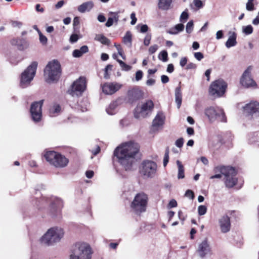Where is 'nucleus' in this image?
Instances as JSON below:
<instances>
[{"label": "nucleus", "mask_w": 259, "mask_h": 259, "mask_svg": "<svg viewBox=\"0 0 259 259\" xmlns=\"http://www.w3.org/2000/svg\"><path fill=\"white\" fill-rule=\"evenodd\" d=\"M166 70L169 73H172L174 70V65L172 64H168Z\"/></svg>", "instance_id": "obj_62"}, {"label": "nucleus", "mask_w": 259, "mask_h": 259, "mask_svg": "<svg viewBox=\"0 0 259 259\" xmlns=\"http://www.w3.org/2000/svg\"><path fill=\"white\" fill-rule=\"evenodd\" d=\"M131 19H132V21L131 22V24L132 25H135L136 23L137 22V18L136 17V14L135 13H132L131 14Z\"/></svg>", "instance_id": "obj_55"}, {"label": "nucleus", "mask_w": 259, "mask_h": 259, "mask_svg": "<svg viewBox=\"0 0 259 259\" xmlns=\"http://www.w3.org/2000/svg\"><path fill=\"white\" fill-rule=\"evenodd\" d=\"M161 80L163 83H166L169 81V78L165 75H162L161 76Z\"/></svg>", "instance_id": "obj_59"}, {"label": "nucleus", "mask_w": 259, "mask_h": 259, "mask_svg": "<svg viewBox=\"0 0 259 259\" xmlns=\"http://www.w3.org/2000/svg\"><path fill=\"white\" fill-rule=\"evenodd\" d=\"M219 223L221 232L226 233L229 232L231 228V223L229 217L227 215L222 216L219 220Z\"/></svg>", "instance_id": "obj_21"}, {"label": "nucleus", "mask_w": 259, "mask_h": 259, "mask_svg": "<svg viewBox=\"0 0 259 259\" xmlns=\"http://www.w3.org/2000/svg\"><path fill=\"white\" fill-rule=\"evenodd\" d=\"M194 55L195 59L198 61L201 60L204 58L203 54L201 52H196Z\"/></svg>", "instance_id": "obj_52"}, {"label": "nucleus", "mask_w": 259, "mask_h": 259, "mask_svg": "<svg viewBox=\"0 0 259 259\" xmlns=\"http://www.w3.org/2000/svg\"><path fill=\"white\" fill-rule=\"evenodd\" d=\"M179 219L183 223L187 218V215L183 213L182 210L178 211Z\"/></svg>", "instance_id": "obj_48"}, {"label": "nucleus", "mask_w": 259, "mask_h": 259, "mask_svg": "<svg viewBox=\"0 0 259 259\" xmlns=\"http://www.w3.org/2000/svg\"><path fill=\"white\" fill-rule=\"evenodd\" d=\"M165 116L162 111L157 112L152 121V127L153 131H158L162 128L164 124Z\"/></svg>", "instance_id": "obj_18"}, {"label": "nucleus", "mask_w": 259, "mask_h": 259, "mask_svg": "<svg viewBox=\"0 0 259 259\" xmlns=\"http://www.w3.org/2000/svg\"><path fill=\"white\" fill-rule=\"evenodd\" d=\"M112 57L114 59L116 60L119 63L120 67L121 68L122 70L124 71H128L131 69V67L126 64L124 62H123L122 61L119 60L118 59V55L114 53L112 55Z\"/></svg>", "instance_id": "obj_32"}, {"label": "nucleus", "mask_w": 259, "mask_h": 259, "mask_svg": "<svg viewBox=\"0 0 259 259\" xmlns=\"http://www.w3.org/2000/svg\"><path fill=\"white\" fill-rule=\"evenodd\" d=\"M151 34L150 33H147L144 39V45L146 46H148L149 45L150 43V41L151 39Z\"/></svg>", "instance_id": "obj_44"}, {"label": "nucleus", "mask_w": 259, "mask_h": 259, "mask_svg": "<svg viewBox=\"0 0 259 259\" xmlns=\"http://www.w3.org/2000/svg\"><path fill=\"white\" fill-rule=\"evenodd\" d=\"M187 63V58L186 57H183L181 59L180 64L182 67H184Z\"/></svg>", "instance_id": "obj_58"}, {"label": "nucleus", "mask_w": 259, "mask_h": 259, "mask_svg": "<svg viewBox=\"0 0 259 259\" xmlns=\"http://www.w3.org/2000/svg\"><path fill=\"white\" fill-rule=\"evenodd\" d=\"M123 42L128 47L132 46V35L130 31H128L126 32L125 35L123 37Z\"/></svg>", "instance_id": "obj_33"}, {"label": "nucleus", "mask_w": 259, "mask_h": 259, "mask_svg": "<svg viewBox=\"0 0 259 259\" xmlns=\"http://www.w3.org/2000/svg\"><path fill=\"white\" fill-rule=\"evenodd\" d=\"M42 201H45L48 203V201H51L52 203L51 204V215L53 217L56 216L58 213L60 212V208L63 206L62 200L56 197H52L50 199L49 198H43Z\"/></svg>", "instance_id": "obj_15"}, {"label": "nucleus", "mask_w": 259, "mask_h": 259, "mask_svg": "<svg viewBox=\"0 0 259 259\" xmlns=\"http://www.w3.org/2000/svg\"><path fill=\"white\" fill-rule=\"evenodd\" d=\"M109 14L112 17H109L106 23V26L108 27L111 26L113 24L114 22L117 23L119 19L117 13L110 12Z\"/></svg>", "instance_id": "obj_27"}, {"label": "nucleus", "mask_w": 259, "mask_h": 259, "mask_svg": "<svg viewBox=\"0 0 259 259\" xmlns=\"http://www.w3.org/2000/svg\"><path fill=\"white\" fill-rule=\"evenodd\" d=\"M89 51L88 47L87 46H82L80 49H76L73 51L72 56L75 58H79L82 55Z\"/></svg>", "instance_id": "obj_28"}, {"label": "nucleus", "mask_w": 259, "mask_h": 259, "mask_svg": "<svg viewBox=\"0 0 259 259\" xmlns=\"http://www.w3.org/2000/svg\"><path fill=\"white\" fill-rule=\"evenodd\" d=\"M127 97L130 102H133L142 97V93L139 89L134 88L128 91Z\"/></svg>", "instance_id": "obj_22"}, {"label": "nucleus", "mask_w": 259, "mask_h": 259, "mask_svg": "<svg viewBox=\"0 0 259 259\" xmlns=\"http://www.w3.org/2000/svg\"><path fill=\"white\" fill-rule=\"evenodd\" d=\"M177 206V202L175 199H171L167 205V208L170 209L173 207H176Z\"/></svg>", "instance_id": "obj_50"}, {"label": "nucleus", "mask_w": 259, "mask_h": 259, "mask_svg": "<svg viewBox=\"0 0 259 259\" xmlns=\"http://www.w3.org/2000/svg\"><path fill=\"white\" fill-rule=\"evenodd\" d=\"M229 36L225 43V46L227 48L234 47L236 45V38L237 35L235 32L230 31L229 32Z\"/></svg>", "instance_id": "obj_24"}, {"label": "nucleus", "mask_w": 259, "mask_h": 259, "mask_svg": "<svg viewBox=\"0 0 259 259\" xmlns=\"http://www.w3.org/2000/svg\"><path fill=\"white\" fill-rule=\"evenodd\" d=\"M254 0H247L246 4V9L248 11H252L255 9L254 5L253 3Z\"/></svg>", "instance_id": "obj_38"}, {"label": "nucleus", "mask_w": 259, "mask_h": 259, "mask_svg": "<svg viewBox=\"0 0 259 259\" xmlns=\"http://www.w3.org/2000/svg\"><path fill=\"white\" fill-rule=\"evenodd\" d=\"M172 0H158V7L162 10L169 9Z\"/></svg>", "instance_id": "obj_29"}, {"label": "nucleus", "mask_w": 259, "mask_h": 259, "mask_svg": "<svg viewBox=\"0 0 259 259\" xmlns=\"http://www.w3.org/2000/svg\"><path fill=\"white\" fill-rule=\"evenodd\" d=\"M94 7V3L92 1H89L82 3L77 8L78 12L81 13L89 12Z\"/></svg>", "instance_id": "obj_25"}, {"label": "nucleus", "mask_w": 259, "mask_h": 259, "mask_svg": "<svg viewBox=\"0 0 259 259\" xmlns=\"http://www.w3.org/2000/svg\"><path fill=\"white\" fill-rule=\"evenodd\" d=\"M193 4L198 9L202 8L203 7V3L201 0H193Z\"/></svg>", "instance_id": "obj_49"}, {"label": "nucleus", "mask_w": 259, "mask_h": 259, "mask_svg": "<svg viewBox=\"0 0 259 259\" xmlns=\"http://www.w3.org/2000/svg\"><path fill=\"white\" fill-rule=\"evenodd\" d=\"M244 111L253 117H259V102L251 101L246 104L243 108Z\"/></svg>", "instance_id": "obj_16"}, {"label": "nucleus", "mask_w": 259, "mask_h": 259, "mask_svg": "<svg viewBox=\"0 0 259 259\" xmlns=\"http://www.w3.org/2000/svg\"><path fill=\"white\" fill-rule=\"evenodd\" d=\"M207 207L205 205H200L198 207V213L199 215H203L206 213Z\"/></svg>", "instance_id": "obj_41"}, {"label": "nucleus", "mask_w": 259, "mask_h": 259, "mask_svg": "<svg viewBox=\"0 0 259 259\" xmlns=\"http://www.w3.org/2000/svg\"><path fill=\"white\" fill-rule=\"evenodd\" d=\"M183 143H184L183 139L181 138L178 139L176 141L175 144L178 147L181 148L183 145Z\"/></svg>", "instance_id": "obj_57"}, {"label": "nucleus", "mask_w": 259, "mask_h": 259, "mask_svg": "<svg viewBox=\"0 0 259 259\" xmlns=\"http://www.w3.org/2000/svg\"><path fill=\"white\" fill-rule=\"evenodd\" d=\"M194 28V24L193 21H189L186 27V32L188 33H191L193 30Z\"/></svg>", "instance_id": "obj_40"}, {"label": "nucleus", "mask_w": 259, "mask_h": 259, "mask_svg": "<svg viewBox=\"0 0 259 259\" xmlns=\"http://www.w3.org/2000/svg\"><path fill=\"white\" fill-rule=\"evenodd\" d=\"M223 32L222 30H219L216 33V38L217 39H221L223 37Z\"/></svg>", "instance_id": "obj_60"}, {"label": "nucleus", "mask_w": 259, "mask_h": 259, "mask_svg": "<svg viewBox=\"0 0 259 259\" xmlns=\"http://www.w3.org/2000/svg\"><path fill=\"white\" fill-rule=\"evenodd\" d=\"M122 85L117 82L105 83L102 85L103 92L106 95H112L118 91Z\"/></svg>", "instance_id": "obj_19"}, {"label": "nucleus", "mask_w": 259, "mask_h": 259, "mask_svg": "<svg viewBox=\"0 0 259 259\" xmlns=\"http://www.w3.org/2000/svg\"><path fill=\"white\" fill-rule=\"evenodd\" d=\"M251 67H248L244 72L240 79L241 84L246 87H253L256 85V83L251 77Z\"/></svg>", "instance_id": "obj_17"}, {"label": "nucleus", "mask_w": 259, "mask_h": 259, "mask_svg": "<svg viewBox=\"0 0 259 259\" xmlns=\"http://www.w3.org/2000/svg\"><path fill=\"white\" fill-rule=\"evenodd\" d=\"M44 157L50 164L57 168L65 167L69 162V160L65 156L54 151L46 152Z\"/></svg>", "instance_id": "obj_6"}, {"label": "nucleus", "mask_w": 259, "mask_h": 259, "mask_svg": "<svg viewBox=\"0 0 259 259\" xmlns=\"http://www.w3.org/2000/svg\"><path fill=\"white\" fill-rule=\"evenodd\" d=\"M64 235V232L62 228L59 227H52L40 238V241L45 245H53L60 242Z\"/></svg>", "instance_id": "obj_3"}, {"label": "nucleus", "mask_w": 259, "mask_h": 259, "mask_svg": "<svg viewBox=\"0 0 259 259\" xmlns=\"http://www.w3.org/2000/svg\"><path fill=\"white\" fill-rule=\"evenodd\" d=\"M44 100L35 102L31 104L30 108V113L32 120L35 122H38L40 120L42 116L41 107Z\"/></svg>", "instance_id": "obj_14"}, {"label": "nucleus", "mask_w": 259, "mask_h": 259, "mask_svg": "<svg viewBox=\"0 0 259 259\" xmlns=\"http://www.w3.org/2000/svg\"><path fill=\"white\" fill-rule=\"evenodd\" d=\"M37 67V63L34 61L21 73L20 78L21 87L24 88L30 84L35 75Z\"/></svg>", "instance_id": "obj_8"}, {"label": "nucleus", "mask_w": 259, "mask_h": 259, "mask_svg": "<svg viewBox=\"0 0 259 259\" xmlns=\"http://www.w3.org/2000/svg\"><path fill=\"white\" fill-rule=\"evenodd\" d=\"M158 59L163 62L167 61V53L166 51H162L158 55Z\"/></svg>", "instance_id": "obj_37"}, {"label": "nucleus", "mask_w": 259, "mask_h": 259, "mask_svg": "<svg viewBox=\"0 0 259 259\" xmlns=\"http://www.w3.org/2000/svg\"><path fill=\"white\" fill-rule=\"evenodd\" d=\"M88 103L87 100H83L78 105V109L82 112L86 111L88 110Z\"/></svg>", "instance_id": "obj_36"}, {"label": "nucleus", "mask_w": 259, "mask_h": 259, "mask_svg": "<svg viewBox=\"0 0 259 259\" xmlns=\"http://www.w3.org/2000/svg\"><path fill=\"white\" fill-rule=\"evenodd\" d=\"M148 201V197L144 192L137 193L131 203L130 206L133 211L140 214L146 211Z\"/></svg>", "instance_id": "obj_7"}, {"label": "nucleus", "mask_w": 259, "mask_h": 259, "mask_svg": "<svg viewBox=\"0 0 259 259\" xmlns=\"http://www.w3.org/2000/svg\"><path fill=\"white\" fill-rule=\"evenodd\" d=\"M143 77V72L141 70H138L136 73V80L139 81L142 79Z\"/></svg>", "instance_id": "obj_54"}, {"label": "nucleus", "mask_w": 259, "mask_h": 259, "mask_svg": "<svg viewBox=\"0 0 259 259\" xmlns=\"http://www.w3.org/2000/svg\"><path fill=\"white\" fill-rule=\"evenodd\" d=\"M118 106L117 101H113L110 103L106 109L107 113L109 115H114L117 111V108Z\"/></svg>", "instance_id": "obj_31"}, {"label": "nucleus", "mask_w": 259, "mask_h": 259, "mask_svg": "<svg viewBox=\"0 0 259 259\" xmlns=\"http://www.w3.org/2000/svg\"><path fill=\"white\" fill-rule=\"evenodd\" d=\"M137 27H140V32L142 33H145L148 30V27L146 24H139Z\"/></svg>", "instance_id": "obj_45"}, {"label": "nucleus", "mask_w": 259, "mask_h": 259, "mask_svg": "<svg viewBox=\"0 0 259 259\" xmlns=\"http://www.w3.org/2000/svg\"><path fill=\"white\" fill-rule=\"evenodd\" d=\"M92 251L91 246L84 242L75 244L70 259H91Z\"/></svg>", "instance_id": "obj_5"}, {"label": "nucleus", "mask_w": 259, "mask_h": 259, "mask_svg": "<svg viewBox=\"0 0 259 259\" xmlns=\"http://www.w3.org/2000/svg\"><path fill=\"white\" fill-rule=\"evenodd\" d=\"M38 32L39 34L40 42L42 45H46L48 41L47 37L44 35L39 30H38Z\"/></svg>", "instance_id": "obj_43"}, {"label": "nucleus", "mask_w": 259, "mask_h": 259, "mask_svg": "<svg viewBox=\"0 0 259 259\" xmlns=\"http://www.w3.org/2000/svg\"><path fill=\"white\" fill-rule=\"evenodd\" d=\"M95 39L103 45H109L110 44V40L103 34L96 35Z\"/></svg>", "instance_id": "obj_35"}, {"label": "nucleus", "mask_w": 259, "mask_h": 259, "mask_svg": "<svg viewBox=\"0 0 259 259\" xmlns=\"http://www.w3.org/2000/svg\"><path fill=\"white\" fill-rule=\"evenodd\" d=\"M185 196L191 199H193L194 198V194L192 191L188 190L185 193Z\"/></svg>", "instance_id": "obj_51"}, {"label": "nucleus", "mask_w": 259, "mask_h": 259, "mask_svg": "<svg viewBox=\"0 0 259 259\" xmlns=\"http://www.w3.org/2000/svg\"><path fill=\"white\" fill-rule=\"evenodd\" d=\"M61 111L60 106L57 103H53L50 105L49 109V114L51 117H55L58 115Z\"/></svg>", "instance_id": "obj_23"}, {"label": "nucleus", "mask_w": 259, "mask_h": 259, "mask_svg": "<svg viewBox=\"0 0 259 259\" xmlns=\"http://www.w3.org/2000/svg\"><path fill=\"white\" fill-rule=\"evenodd\" d=\"M177 164L178 167V178L182 179L185 178L184 167L181 162L179 160L177 161Z\"/></svg>", "instance_id": "obj_34"}, {"label": "nucleus", "mask_w": 259, "mask_h": 259, "mask_svg": "<svg viewBox=\"0 0 259 259\" xmlns=\"http://www.w3.org/2000/svg\"><path fill=\"white\" fill-rule=\"evenodd\" d=\"M139 146L133 141L124 142L114 150V155L125 170H129L135 161V156L139 151Z\"/></svg>", "instance_id": "obj_1"}, {"label": "nucleus", "mask_w": 259, "mask_h": 259, "mask_svg": "<svg viewBox=\"0 0 259 259\" xmlns=\"http://www.w3.org/2000/svg\"><path fill=\"white\" fill-rule=\"evenodd\" d=\"M184 29V25L182 24H178L175 25L174 27L170 28L167 31V33L172 34L176 35L179 32H182Z\"/></svg>", "instance_id": "obj_26"}, {"label": "nucleus", "mask_w": 259, "mask_h": 259, "mask_svg": "<svg viewBox=\"0 0 259 259\" xmlns=\"http://www.w3.org/2000/svg\"><path fill=\"white\" fill-rule=\"evenodd\" d=\"M158 48V46L157 45H154L150 46L149 48L148 51L149 54H152L156 52Z\"/></svg>", "instance_id": "obj_47"}, {"label": "nucleus", "mask_w": 259, "mask_h": 259, "mask_svg": "<svg viewBox=\"0 0 259 259\" xmlns=\"http://www.w3.org/2000/svg\"><path fill=\"white\" fill-rule=\"evenodd\" d=\"M169 151H168V149H167L166 150H165V154H164V158H163V166L164 167H165L168 162V160H169Z\"/></svg>", "instance_id": "obj_46"}, {"label": "nucleus", "mask_w": 259, "mask_h": 259, "mask_svg": "<svg viewBox=\"0 0 259 259\" xmlns=\"http://www.w3.org/2000/svg\"><path fill=\"white\" fill-rule=\"evenodd\" d=\"M227 87V83L223 79L216 80L209 86V95L213 98L221 97L225 94Z\"/></svg>", "instance_id": "obj_9"}, {"label": "nucleus", "mask_w": 259, "mask_h": 259, "mask_svg": "<svg viewBox=\"0 0 259 259\" xmlns=\"http://www.w3.org/2000/svg\"><path fill=\"white\" fill-rule=\"evenodd\" d=\"M157 164L151 160L142 162L140 168L141 174L147 178H153L157 171Z\"/></svg>", "instance_id": "obj_13"}, {"label": "nucleus", "mask_w": 259, "mask_h": 259, "mask_svg": "<svg viewBox=\"0 0 259 259\" xmlns=\"http://www.w3.org/2000/svg\"><path fill=\"white\" fill-rule=\"evenodd\" d=\"M197 252L199 255L202 258L207 254H211V248L206 239L203 240L199 244Z\"/></svg>", "instance_id": "obj_20"}, {"label": "nucleus", "mask_w": 259, "mask_h": 259, "mask_svg": "<svg viewBox=\"0 0 259 259\" xmlns=\"http://www.w3.org/2000/svg\"><path fill=\"white\" fill-rule=\"evenodd\" d=\"M252 24L255 25L259 24V12L256 17L253 20Z\"/></svg>", "instance_id": "obj_64"}, {"label": "nucleus", "mask_w": 259, "mask_h": 259, "mask_svg": "<svg viewBox=\"0 0 259 259\" xmlns=\"http://www.w3.org/2000/svg\"><path fill=\"white\" fill-rule=\"evenodd\" d=\"M197 66L193 63H189L186 66V69H195Z\"/></svg>", "instance_id": "obj_61"}, {"label": "nucleus", "mask_w": 259, "mask_h": 259, "mask_svg": "<svg viewBox=\"0 0 259 259\" xmlns=\"http://www.w3.org/2000/svg\"><path fill=\"white\" fill-rule=\"evenodd\" d=\"M61 65L58 61L50 62L44 70L46 81L49 83L58 81L61 75Z\"/></svg>", "instance_id": "obj_4"}, {"label": "nucleus", "mask_w": 259, "mask_h": 259, "mask_svg": "<svg viewBox=\"0 0 259 259\" xmlns=\"http://www.w3.org/2000/svg\"><path fill=\"white\" fill-rule=\"evenodd\" d=\"M253 27L251 25H248L243 27V32L246 35L250 34L252 33Z\"/></svg>", "instance_id": "obj_39"}, {"label": "nucleus", "mask_w": 259, "mask_h": 259, "mask_svg": "<svg viewBox=\"0 0 259 259\" xmlns=\"http://www.w3.org/2000/svg\"><path fill=\"white\" fill-rule=\"evenodd\" d=\"M182 100V96L181 88L180 87H177L175 90V101L178 108H180L181 105Z\"/></svg>", "instance_id": "obj_30"}, {"label": "nucleus", "mask_w": 259, "mask_h": 259, "mask_svg": "<svg viewBox=\"0 0 259 259\" xmlns=\"http://www.w3.org/2000/svg\"><path fill=\"white\" fill-rule=\"evenodd\" d=\"M205 114L209 119L212 122L218 120L221 122H226L227 118L224 110L220 107H210L205 109Z\"/></svg>", "instance_id": "obj_10"}, {"label": "nucleus", "mask_w": 259, "mask_h": 259, "mask_svg": "<svg viewBox=\"0 0 259 259\" xmlns=\"http://www.w3.org/2000/svg\"><path fill=\"white\" fill-rule=\"evenodd\" d=\"M86 177L89 178L91 179L94 176V172L92 170H88L87 171L85 172Z\"/></svg>", "instance_id": "obj_63"}, {"label": "nucleus", "mask_w": 259, "mask_h": 259, "mask_svg": "<svg viewBox=\"0 0 259 259\" xmlns=\"http://www.w3.org/2000/svg\"><path fill=\"white\" fill-rule=\"evenodd\" d=\"M12 25L14 27L20 28L22 26V23L18 21H14L12 22Z\"/></svg>", "instance_id": "obj_56"}, {"label": "nucleus", "mask_w": 259, "mask_h": 259, "mask_svg": "<svg viewBox=\"0 0 259 259\" xmlns=\"http://www.w3.org/2000/svg\"><path fill=\"white\" fill-rule=\"evenodd\" d=\"M214 171L215 172H220L224 176V182L227 188H231L237 184V172L234 168L229 166L220 165L216 166Z\"/></svg>", "instance_id": "obj_2"}, {"label": "nucleus", "mask_w": 259, "mask_h": 259, "mask_svg": "<svg viewBox=\"0 0 259 259\" xmlns=\"http://www.w3.org/2000/svg\"><path fill=\"white\" fill-rule=\"evenodd\" d=\"M154 108V103L151 100L146 101L141 105L137 106L134 112L136 118H145L151 113Z\"/></svg>", "instance_id": "obj_11"}, {"label": "nucleus", "mask_w": 259, "mask_h": 259, "mask_svg": "<svg viewBox=\"0 0 259 259\" xmlns=\"http://www.w3.org/2000/svg\"><path fill=\"white\" fill-rule=\"evenodd\" d=\"M78 39V35L76 34H73L71 35L70 37V41L72 43H74L76 42Z\"/></svg>", "instance_id": "obj_53"}, {"label": "nucleus", "mask_w": 259, "mask_h": 259, "mask_svg": "<svg viewBox=\"0 0 259 259\" xmlns=\"http://www.w3.org/2000/svg\"><path fill=\"white\" fill-rule=\"evenodd\" d=\"M86 88V79L84 77H80L72 84L68 93L72 96H80Z\"/></svg>", "instance_id": "obj_12"}, {"label": "nucleus", "mask_w": 259, "mask_h": 259, "mask_svg": "<svg viewBox=\"0 0 259 259\" xmlns=\"http://www.w3.org/2000/svg\"><path fill=\"white\" fill-rule=\"evenodd\" d=\"M189 17V15L187 12L184 11L181 15L180 18V21L181 23H185L187 21Z\"/></svg>", "instance_id": "obj_42"}]
</instances>
